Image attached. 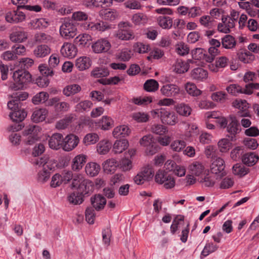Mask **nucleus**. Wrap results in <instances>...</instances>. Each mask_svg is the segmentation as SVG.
<instances>
[{"label":"nucleus","mask_w":259,"mask_h":259,"mask_svg":"<svg viewBox=\"0 0 259 259\" xmlns=\"http://www.w3.org/2000/svg\"><path fill=\"white\" fill-rule=\"evenodd\" d=\"M71 188H76L78 193L85 197L89 196L93 192L94 184L90 180L84 179L80 174H76L73 179Z\"/></svg>","instance_id":"nucleus-1"},{"label":"nucleus","mask_w":259,"mask_h":259,"mask_svg":"<svg viewBox=\"0 0 259 259\" xmlns=\"http://www.w3.org/2000/svg\"><path fill=\"white\" fill-rule=\"evenodd\" d=\"M30 73L25 69H18L13 73V78L14 82L10 84L12 90H23L25 85L31 81L32 77Z\"/></svg>","instance_id":"nucleus-2"},{"label":"nucleus","mask_w":259,"mask_h":259,"mask_svg":"<svg viewBox=\"0 0 259 259\" xmlns=\"http://www.w3.org/2000/svg\"><path fill=\"white\" fill-rule=\"evenodd\" d=\"M153 115H156L160 118L162 122L170 125H174L178 122V117L176 114L172 111L164 108L152 111Z\"/></svg>","instance_id":"nucleus-3"},{"label":"nucleus","mask_w":259,"mask_h":259,"mask_svg":"<svg viewBox=\"0 0 259 259\" xmlns=\"http://www.w3.org/2000/svg\"><path fill=\"white\" fill-rule=\"evenodd\" d=\"M77 27L72 20L65 19L60 27L61 36L68 39L73 38L77 34Z\"/></svg>","instance_id":"nucleus-4"},{"label":"nucleus","mask_w":259,"mask_h":259,"mask_svg":"<svg viewBox=\"0 0 259 259\" xmlns=\"http://www.w3.org/2000/svg\"><path fill=\"white\" fill-rule=\"evenodd\" d=\"M132 25L128 22H120L118 24V30L115 36L123 40H130L134 38V33L130 28Z\"/></svg>","instance_id":"nucleus-5"},{"label":"nucleus","mask_w":259,"mask_h":259,"mask_svg":"<svg viewBox=\"0 0 259 259\" xmlns=\"http://www.w3.org/2000/svg\"><path fill=\"white\" fill-rule=\"evenodd\" d=\"M155 182L159 184H163L165 189H171L175 186V179L165 170L159 169L155 176Z\"/></svg>","instance_id":"nucleus-6"},{"label":"nucleus","mask_w":259,"mask_h":259,"mask_svg":"<svg viewBox=\"0 0 259 259\" xmlns=\"http://www.w3.org/2000/svg\"><path fill=\"white\" fill-rule=\"evenodd\" d=\"M231 122L227 125V131L229 134L227 135L230 139L231 141H234L236 140V135L239 133L241 131L240 123L234 116H230Z\"/></svg>","instance_id":"nucleus-7"},{"label":"nucleus","mask_w":259,"mask_h":259,"mask_svg":"<svg viewBox=\"0 0 259 259\" xmlns=\"http://www.w3.org/2000/svg\"><path fill=\"white\" fill-rule=\"evenodd\" d=\"M28 96L26 92H19L11 95L13 99L8 103V107L11 110H17L21 106L20 101L25 100Z\"/></svg>","instance_id":"nucleus-8"},{"label":"nucleus","mask_w":259,"mask_h":259,"mask_svg":"<svg viewBox=\"0 0 259 259\" xmlns=\"http://www.w3.org/2000/svg\"><path fill=\"white\" fill-rule=\"evenodd\" d=\"M232 106L239 109L237 115L240 117H250L248 110L249 104L245 100L236 99L232 103Z\"/></svg>","instance_id":"nucleus-9"},{"label":"nucleus","mask_w":259,"mask_h":259,"mask_svg":"<svg viewBox=\"0 0 259 259\" xmlns=\"http://www.w3.org/2000/svg\"><path fill=\"white\" fill-rule=\"evenodd\" d=\"M20 9L8 12L5 15L7 22L10 23H18L23 21L26 18V15Z\"/></svg>","instance_id":"nucleus-10"},{"label":"nucleus","mask_w":259,"mask_h":259,"mask_svg":"<svg viewBox=\"0 0 259 259\" xmlns=\"http://www.w3.org/2000/svg\"><path fill=\"white\" fill-rule=\"evenodd\" d=\"M110 42L106 39H100L95 42L92 46L93 51L95 53L107 52L111 48Z\"/></svg>","instance_id":"nucleus-11"},{"label":"nucleus","mask_w":259,"mask_h":259,"mask_svg":"<svg viewBox=\"0 0 259 259\" xmlns=\"http://www.w3.org/2000/svg\"><path fill=\"white\" fill-rule=\"evenodd\" d=\"M160 92L161 94L165 97H174L180 94V88L175 84L168 83L161 88Z\"/></svg>","instance_id":"nucleus-12"},{"label":"nucleus","mask_w":259,"mask_h":259,"mask_svg":"<svg viewBox=\"0 0 259 259\" xmlns=\"http://www.w3.org/2000/svg\"><path fill=\"white\" fill-rule=\"evenodd\" d=\"M82 27L84 29L88 30H91L93 31H104L105 30L110 28V26L106 22H89L83 23Z\"/></svg>","instance_id":"nucleus-13"},{"label":"nucleus","mask_w":259,"mask_h":259,"mask_svg":"<svg viewBox=\"0 0 259 259\" xmlns=\"http://www.w3.org/2000/svg\"><path fill=\"white\" fill-rule=\"evenodd\" d=\"M79 141L77 136L70 134L63 139V149L66 151H70L77 146Z\"/></svg>","instance_id":"nucleus-14"},{"label":"nucleus","mask_w":259,"mask_h":259,"mask_svg":"<svg viewBox=\"0 0 259 259\" xmlns=\"http://www.w3.org/2000/svg\"><path fill=\"white\" fill-rule=\"evenodd\" d=\"M91 202L94 208L97 211L104 209L106 204V198L101 194H95L91 197Z\"/></svg>","instance_id":"nucleus-15"},{"label":"nucleus","mask_w":259,"mask_h":259,"mask_svg":"<svg viewBox=\"0 0 259 259\" xmlns=\"http://www.w3.org/2000/svg\"><path fill=\"white\" fill-rule=\"evenodd\" d=\"M63 138L61 134H54L49 140V145L52 149L58 150L63 148Z\"/></svg>","instance_id":"nucleus-16"},{"label":"nucleus","mask_w":259,"mask_h":259,"mask_svg":"<svg viewBox=\"0 0 259 259\" xmlns=\"http://www.w3.org/2000/svg\"><path fill=\"white\" fill-rule=\"evenodd\" d=\"M87 156L84 154L76 155L71 161V168L73 171H78L82 169L87 161Z\"/></svg>","instance_id":"nucleus-17"},{"label":"nucleus","mask_w":259,"mask_h":259,"mask_svg":"<svg viewBox=\"0 0 259 259\" xmlns=\"http://www.w3.org/2000/svg\"><path fill=\"white\" fill-rule=\"evenodd\" d=\"M60 52L65 57L73 58L76 55L77 49L74 44L64 43L61 48Z\"/></svg>","instance_id":"nucleus-18"},{"label":"nucleus","mask_w":259,"mask_h":259,"mask_svg":"<svg viewBox=\"0 0 259 259\" xmlns=\"http://www.w3.org/2000/svg\"><path fill=\"white\" fill-rule=\"evenodd\" d=\"M258 159L259 156L253 152L246 153L241 157L243 164L247 166H253Z\"/></svg>","instance_id":"nucleus-19"},{"label":"nucleus","mask_w":259,"mask_h":259,"mask_svg":"<svg viewBox=\"0 0 259 259\" xmlns=\"http://www.w3.org/2000/svg\"><path fill=\"white\" fill-rule=\"evenodd\" d=\"M225 162L224 160L218 157L213 161L210 166V170L212 174H218L221 173V176H224L223 170L225 168Z\"/></svg>","instance_id":"nucleus-20"},{"label":"nucleus","mask_w":259,"mask_h":259,"mask_svg":"<svg viewBox=\"0 0 259 259\" xmlns=\"http://www.w3.org/2000/svg\"><path fill=\"white\" fill-rule=\"evenodd\" d=\"M27 38L28 33L24 30H16L12 32L10 35V39L13 42H23Z\"/></svg>","instance_id":"nucleus-21"},{"label":"nucleus","mask_w":259,"mask_h":259,"mask_svg":"<svg viewBox=\"0 0 259 259\" xmlns=\"http://www.w3.org/2000/svg\"><path fill=\"white\" fill-rule=\"evenodd\" d=\"M208 76L207 70L201 67H197L193 69L190 73L191 77L194 80L202 81L206 79Z\"/></svg>","instance_id":"nucleus-22"},{"label":"nucleus","mask_w":259,"mask_h":259,"mask_svg":"<svg viewBox=\"0 0 259 259\" xmlns=\"http://www.w3.org/2000/svg\"><path fill=\"white\" fill-rule=\"evenodd\" d=\"M100 169V165L96 162H89L85 167V173L90 177H94L98 175Z\"/></svg>","instance_id":"nucleus-23"},{"label":"nucleus","mask_w":259,"mask_h":259,"mask_svg":"<svg viewBox=\"0 0 259 259\" xmlns=\"http://www.w3.org/2000/svg\"><path fill=\"white\" fill-rule=\"evenodd\" d=\"M100 16L104 19L110 21L115 20L119 16L118 13L114 9H103L99 12Z\"/></svg>","instance_id":"nucleus-24"},{"label":"nucleus","mask_w":259,"mask_h":259,"mask_svg":"<svg viewBox=\"0 0 259 259\" xmlns=\"http://www.w3.org/2000/svg\"><path fill=\"white\" fill-rule=\"evenodd\" d=\"M20 108L21 106L17 110H12L13 112L10 114L11 119L14 122H21L27 116L26 112Z\"/></svg>","instance_id":"nucleus-25"},{"label":"nucleus","mask_w":259,"mask_h":259,"mask_svg":"<svg viewBox=\"0 0 259 259\" xmlns=\"http://www.w3.org/2000/svg\"><path fill=\"white\" fill-rule=\"evenodd\" d=\"M131 133L130 128L125 125H120L115 127L112 133L113 136L115 138H120L127 136Z\"/></svg>","instance_id":"nucleus-26"},{"label":"nucleus","mask_w":259,"mask_h":259,"mask_svg":"<svg viewBox=\"0 0 259 259\" xmlns=\"http://www.w3.org/2000/svg\"><path fill=\"white\" fill-rule=\"evenodd\" d=\"M50 53V48L46 45H38L33 50V54L37 58H44Z\"/></svg>","instance_id":"nucleus-27"},{"label":"nucleus","mask_w":259,"mask_h":259,"mask_svg":"<svg viewBox=\"0 0 259 259\" xmlns=\"http://www.w3.org/2000/svg\"><path fill=\"white\" fill-rule=\"evenodd\" d=\"M237 56L239 60L244 63H250L255 59L254 56L246 50H240L237 53Z\"/></svg>","instance_id":"nucleus-28"},{"label":"nucleus","mask_w":259,"mask_h":259,"mask_svg":"<svg viewBox=\"0 0 259 259\" xmlns=\"http://www.w3.org/2000/svg\"><path fill=\"white\" fill-rule=\"evenodd\" d=\"M128 146V142L126 139L116 140L113 145L112 151L115 154L120 153L125 150Z\"/></svg>","instance_id":"nucleus-29"},{"label":"nucleus","mask_w":259,"mask_h":259,"mask_svg":"<svg viewBox=\"0 0 259 259\" xmlns=\"http://www.w3.org/2000/svg\"><path fill=\"white\" fill-rule=\"evenodd\" d=\"M84 196L80 193H78V191L72 192L68 197L67 199L70 203L73 205H78L81 204L84 201Z\"/></svg>","instance_id":"nucleus-30"},{"label":"nucleus","mask_w":259,"mask_h":259,"mask_svg":"<svg viewBox=\"0 0 259 259\" xmlns=\"http://www.w3.org/2000/svg\"><path fill=\"white\" fill-rule=\"evenodd\" d=\"M48 113V111L45 108L35 110L32 113L31 119L34 122L37 123L44 121Z\"/></svg>","instance_id":"nucleus-31"},{"label":"nucleus","mask_w":259,"mask_h":259,"mask_svg":"<svg viewBox=\"0 0 259 259\" xmlns=\"http://www.w3.org/2000/svg\"><path fill=\"white\" fill-rule=\"evenodd\" d=\"M118 165V163L114 159H108L103 164V169L105 172L108 174L113 173Z\"/></svg>","instance_id":"nucleus-32"},{"label":"nucleus","mask_w":259,"mask_h":259,"mask_svg":"<svg viewBox=\"0 0 259 259\" xmlns=\"http://www.w3.org/2000/svg\"><path fill=\"white\" fill-rule=\"evenodd\" d=\"M109 75L108 69L105 67H95L91 72V75L95 78H103Z\"/></svg>","instance_id":"nucleus-33"},{"label":"nucleus","mask_w":259,"mask_h":259,"mask_svg":"<svg viewBox=\"0 0 259 259\" xmlns=\"http://www.w3.org/2000/svg\"><path fill=\"white\" fill-rule=\"evenodd\" d=\"M221 43L223 48L231 49L235 47L236 41L233 36L227 34L222 38Z\"/></svg>","instance_id":"nucleus-34"},{"label":"nucleus","mask_w":259,"mask_h":259,"mask_svg":"<svg viewBox=\"0 0 259 259\" xmlns=\"http://www.w3.org/2000/svg\"><path fill=\"white\" fill-rule=\"evenodd\" d=\"M75 66L79 70H84L91 66V60L87 57H80L76 59Z\"/></svg>","instance_id":"nucleus-35"},{"label":"nucleus","mask_w":259,"mask_h":259,"mask_svg":"<svg viewBox=\"0 0 259 259\" xmlns=\"http://www.w3.org/2000/svg\"><path fill=\"white\" fill-rule=\"evenodd\" d=\"M159 26L163 29H170L173 24L172 19L168 16H161L157 18Z\"/></svg>","instance_id":"nucleus-36"},{"label":"nucleus","mask_w":259,"mask_h":259,"mask_svg":"<svg viewBox=\"0 0 259 259\" xmlns=\"http://www.w3.org/2000/svg\"><path fill=\"white\" fill-rule=\"evenodd\" d=\"M81 90V87L77 84H72L65 87L63 93L67 97L75 95L79 93Z\"/></svg>","instance_id":"nucleus-37"},{"label":"nucleus","mask_w":259,"mask_h":259,"mask_svg":"<svg viewBox=\"0 0 259 259\" xmlns=\"http://www.w3.org/2000/svg\"><path fill=\"white\" fill-rule=\"evenodd\" d=\"M235 175L243 177L249 172V169L241 163H236L232 168Z\"/></svg>","instance_id":"nucleus-38"},{"label":"nucleus","mask_w":259,"mask_h":259,"mask_svg":"<svg viewBox=\"0 0 259 259\" xmlns=\"http://www.w3.org/2000/svg\"><path fill=\"white\" fill-rule=\"evenodd\" d=\"M91 36L88 34L79 35L75 38V42L80 47H89Z\"/></svg>","instance_id":"nucleus-39"},{"label":"nucleus","mask_w":259,"mask_h":259,"mask_svg":"<svg viewBox=\"0 0 259 259\" xmlns=\"http://www.w3.org/2000/svg\"><path fill=\"white\" fill-rule=\"evenodd\" d=\"M176 111L180 115L188 116L191 114L192 109L190 106L184 103L178 104L176 107Z\"/></svg>","instance_id":"nucleus-40"},{"label":"nucleus","mask_w":259,"mask_h":259,"mask_svg":"<svg viewBox=\"0 0 259 259\" xmlns=\"http://www.w3.org/2000/svg\"><path fill=\"white\" fill-rule=\"evenodd\" d=\"M230 141V139L224 138L219 141L218 145L220 152L226 153L231 148L232 144Z\"/></svg>","instance_id":"nucleus-41"},{"label":"nucleus","mask_w":259,"mask_h":259,"mask_svg":"<svg viewBox=\"0 0 259 259\" xmlns=\"http://www.w3.org/2000/svg\"><path fill=\"white\" fill-rule=\"evenodd\" d=\"M189 68V64L182 60L177 61L175 64L174 70L177 73H184L187 72Z\"/></svg>","instance_id":"nucleus-42"},{"label":"nucleus","mask_w":259,"mask_h":259,"mask_svg":"<svg viewBox=\"0 0 259 259\" xmlns=\"http://www.w3.org/2000/svg\"><path fill=\"white\" fill-rule=\"evenodd\" d=\"M93 103L89 100H84L78 103L75 107V111L79 112H83L88 111L92 107Z\"/></svg>","instance_id":"nucleus-43"},{"label":"nucleus","mask_w":259,"mask_h":259,"mask_svg":"<svg viewBox=\"0 0 259 259\" xmlns=\"http://www.w3.org/2000/svg\"><path fill=\"white\" fill-rule=\"evenodd\" d=\"M228 93L237 96L239 94H244V89L236 84H231L226 88Z\"/></svg>","instance_id":"nucleus-44"},{"label":"nucleus","mask_w":259,"mask_h":259,"mask_svg":"<svg viewBox=\"0 0 259 259\" xmlns=\"http://www.w3.org/2000/svg\"><path fill=\"white\" fill-rule=\"evenodd\" d=\"M49 94L47 92H41L36 94L32 99L33 104L37 105L41 102H45L48 100Z\"/></svg>","instance_id":"nucleus-45"},{"label":"nucleus","mask_w":259,"mask_h":259,"mask_svg":"<svg viewBox=\"0 0 259 259\" xmlns=\"http://www.w3.org/2000/svg\"><path fill=\"white\" fill-rule=\"evenodd\" d=\"M111 147V144L108 141H103L98 143L97 151L101 154H106Z\"/></svg>","instance_id":"nucleus-46"},{"label":"nucleus","mask_w":259,"mask_h":259,"mask_svg":"<svg viewBox=\"0 0 259 259\" xmlns=\"http://www.w3.org/2000/svg\"><path fill=\"white\" fill-rule=\"evenodd\" d=\"M185 89L187 92L193 96H198L201 93V91L198 89L194 83L187 82L185 84Z\"/></svg>","instance_id":"nucleus-47"},{"label":"nucleus","mask_w":259,"mask_h":259,"mask_svg":"<svg viewBox=\"0 0 259 259\" xmlns=\"http://www.w3.org/2000/svg\"><path fill=\"white\" fill-rule=\"evenodd\" d=\"M158 83L154 79L147 80L144 84V89L147 92H154L158 88Z\"/></svg>","instance_id":"nucleus-48"},{"label":"nucleus","mask_w":259,"mask_h":259,"mask_svg":"<svg viewBox=\"0 0 259 259\" xmlns=\"http://www.w3.org/2000/svg\"><path fill=\"white\" fill-rule=\"evenodd\" d=\"M114 124V121L107 116H103L100 122V125L102 126V129L108 130L111 128Z\"/></svg>","instance_id":"nucleus-49"},{"label":"nucleus","mask_w":259,"mask_h":259,"mask_svg":"<svg viewBox=\"0 0 259 259\" xmlns=\"http://www.w3.org/2000/svg\"><path fill=\"white\" fill-rule=\"evenodd\" d=\"M190 170L192 175L199 176L204 170V166L202 164L196 162L190 166Z\"/></svg>","instance_id":"nucleus-50"},{"label":"nucleus","mask_w":259,"mask_h":259,"mask_svg":"<svg viewBox=\"0 0 259 259\" xmlns=\"http://www.w3.org/2000/svg\"><path fill=\"white\" fill-rule=\"evenodd\" d=\"M214 21V19H211L210 16L208 15L202 16L199 19L200 24L204 27L209 29L212 28L213 27V22Z\"/></svg>","instance_id":"nucleus-51"},{"label":"nucleus","mask_w":259,"mask_h":259,"mask_svg":"<svg viewBox=\"0 0 259 259\" xmlns=\"http://www.w3.org/2000/svg\"><path fill=\"white\" fill-rule=\"evenodd\" d=\"M176 52L181 56H185L189 52V48L184 42L178 43L176 48Z\"/></svg>","instance_id":"nucleus-52"},{"label":"nucleus","mask_w":259,"mask_h":259,"mask_svg":"<svg viewBox=\"0 0 259 259\" xmlns=\"http://www.w3.org/2000/svg\"><path fill=\"white\" fill-rule=\"evenodd\" d=\"M95 208L92 207H88L85 211V220L88 223L93 224L95 219Z\"/></svg>","instance_id":"nucleus-53"},{"label":"nucleus","mask_w":259,"mask_h":259,"mask_svg":"<svg viewBox=\"0 0 259 259\" xmlns=\"http://www.w3.org/2000/svg\"><path fill=\"white\" fill-rule=\"evenodd\" d=\"M184 217L183 215H177L172 222V224L170 226V230L172 234H175L178 229V226L181 222H184Z\"/></svg>","instance_id":"nucleus-54"},{"label":"nucleus","mask_w":259,"mask_h":259,"mask_svg":"<svg viewBox=\"0 0 259 259\" xmlns=\"http://www.w3.org/2000/svg\"><path fill=\"white\" fill-rule=\"evenodd\" d=\"M139 173L147 181L150 180L154 176L153 169L149 167H144Z\"/></svg>","instance_id":"nucleus-55"},{"label":"nucleus","mask_w":259,"mask_h":259,"mask_svg":"<svg viewBox=\"0 0 259 259\" xmlns=\"http://www.w3.org/2000/svg\"><path fill=\"white\" fill-rule=\"evenodd\" d=\"M199 181L200 183L203 184L206 187H212L215 183L214 178L208 174L205 175L203 178H200Z\"/></svg>","instance_id":"nucleus-56"},{"label":"nucleus","mask_w":259,"mask_h":259,"mask_svg":"<svg viewBox=\"0 0 259 259\" xmlns=\"http://www.w3.org/2000/svg\"><path fill=\"white\" fill-rule=\"evenodd\" d=\"M98 140V135L96 133L88 134L84 137L83 139V142L87 145L95 144Z\"/></svg>","instance_id":"nucleus-57"},{"label":"nucleus","mask_w":259,"mask_h":259,"mask_svg":"<svg viewBox=\"0 0 259 259\" xmlns=\"http://www.w3.org/2000/svg\"><path fill=\"white\" fill-rule=\"evenodd\" d=\"M218 248V246L213 243H207L204 246L201 254L204 256H206L209 254L214 252Z\"/></svg>","instance_id":"nucleus-58"},{"label":"nucleus","mask_w":259,"mask_h":259,"mask_svg":"<svg viewBox=\"0 0 259 259\" xmlns=\"http://www.w3.org/2000/svg\"><path fill=\"white\" fill-rule=\"evenodd\" d=\"M186 142L183 140H176L170 145L171 149L176 152H180L186 146Z\"/></svg>","instance_id":"nucleus-59"},{"label":"nucleus","mask_w":259,"mask_h":259,"mask_svg":"<svg viewBox=\"0 0 259 259\" xmlns=\"http://www.w3.org/2000/svg\"><path fill=\"white\" fill-rule=\"evenodd\" d=\"M227 94L222 91L213 93L211 96L212 100L220 102H224L227 99Z\"/></svg>","instance_id":"nucleus-60"},{"label":"nucleus","mask_w":259,"mask_h":259,"mask_svg":"<svg viewBox=\"0 0 259 259\" xmlns=\"http://www.w3.org/2000/svg\"><path fill=\"white\" fill-rule=\"evenodd\" d=\"M40 131L39 126L36 125H29L23 132V135L26 137L32 135V133L38 134Z\"/></svg>","instance_id":"nucleus-61"},{"label":"nucleus","mask_w":259,"mask_h":259,"mask_svg":"<svg viewBox=\"0 0 259 259\" xmlns=\"http://www.w3.org/2000/svg\"><path fill=\"white\" fill-rule=\"evenodd\" d=\"M72 19L76 21H86L88 19V15L85 12L77 11L72 14Z\"/></svg>","instance_id":"nucleus-62"},{"label":"nucleus","mask_w":259,"mask_h":259,"mask_svg":"<svg viewBox=\"0 0 259 259\" xmlns=\"http://www.w3.org/2000/svg\"><path fill=\"white\" fill-rule=\"evenodd\" d=\"M206 51L202 48H198L192 51L193 58L195 60H201L204 58V53Z\"/></svg>","instance_id":"nucleus-63"},{"label":"nucleus","mask_w":259,"mask_h":259,"mask_svg":"<svg viewBox=\"0 0 259 259\" xmlns=\"http://www.w3.org/2000/svg\"><path fill=\"white\" fill-rule=\"evenodd\" d=\"M133 118L138 122H145L148 120L149 116L145 113L137 112L133 114Z\"/></svg>","instance_id":"nucleus-64"}]
</instances>
